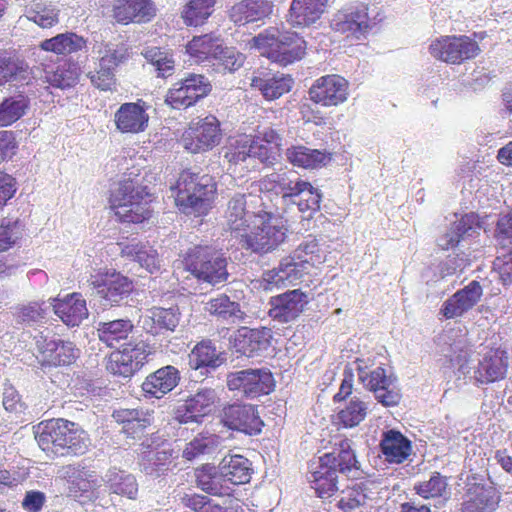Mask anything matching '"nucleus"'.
<instances>
[{
  "label": "nucleus",
  "mask_w": 512,
  "mask_h": 512,
  "mask_svg": "<svg viewBox=\"0 0 512 512\" xmlns=\"http://www.w3.org/2000/svg\"><path fill=\"white\" fill-rule=\"evenodd\" d=\"M35 438L43 451L57 457L80 456L91 446L88 433L78 423L63 418L41 422Z\"/></svg>",
  "instance_id": "f257e3e1"
},
{
  "label": "nucleus",
  "mask_w": 512,
  "mask_h": 512,
  "mask_svg": "<svg viewBox=\"0 0 512 512\" xmlns=\"http://www.w3.org/2000/svg\"><path fill=\"white\" fill-rule=\"evenodd\" d=\"M253 216L251 230L240 234L238 246L241 250L262 256L285 242L288 228L280 214L259 209Z\"/></svg>",
  "instance_id": "f03ea898"
},
{
  "label": "nucleus",
  "mask_w": 512,
  "mask_h": 512,
  "mask_svg": "<svg viewBox=\"0 0 512 512\" xmlns=\"http://www.w3.org/2000/svg\"><path fill=\"white\" fill-rule=\"evenodd\" d=\"M175 202L186 215H206L211 208L217 186L214 178L206 173L183 170L175 186Z\"/></svg>",
  "instance_id": "7ed1b4c3"
},
{
  "label": "nucleus",
  "mask_w": 512,
  "mask_h": 512,
  "mask_svg": "<svg viewBox=\"0 0 512 512\" xmlns=\"http://www.w3.org/2000/svg\"><path fill=\"white\" fill-rule=\"evenodd\" d=\"M350 449V442L345 439L340 444L337 456L333 453H326L309 462L307 479L318 497L328 498L338 490L337 473L347 479L349 478V473L352 471V453Z\"/></svg>",
  "instance_id": "20e7f679"
},
{
  "label": "nucleus",
  "mask_w": 512,
  "mask_h": 512,
  "mask_svg": "<svg viewBox=\"0 0 512 512\" xmlns=\"http://www.w3.org/2000/svg\"><path fill=\"white\" fill-rule=\"evenodd\" d=\"M150 197L147 186L128 177L113 185L109 202L119 221L138 224L151 216Z\"/></svg>",
  "instance_id": "39448f33"
},
{
  "label": "nucleus",
  "mask_w": 512,
  "mask_h": 512,
  "mask_svg": "<svg viewBox=\"0 0 512 512\" xmlns=\"http://www.w3.org/2000/svg\"><path fill=\"white\" fill-rule=\"evenodd\" d=\"M228 260L224 253L210 245H194L182 254L184 269L199 282L211 286L229 281Z\"/></svg>",
  "instance_id": "423d86ee"
},
{
  "label": "nucleus",
  "mask_w": 512,
  "mask_h": 512,
  "mask_svg": "<svg viewBox=\"0 0 512 512\" xmlns=\"http://www.w3.org/2000/svg\"><path fill=\"white\" fill-rule=\"evenodd\" d=\"M271 181L287 205L296 206L302 221H309L320 210L322 193L310 182L293 173H273Z\"/></svg>",
  "instance_id": "0eeeda50"
},
{
  "label": "nucleus",
  "mask_w": 512,
  "mask_h": 512,
  "mask_svg": "<svg viewBox=\"0 0 512 512\" xmlns=\"http://www.w3.org/2000/svg\"><path fill=\"white\" fill-rule=\"evenodd\" d=\"M354 363L357 364L358 380L365 388L373 392L375 399L383 406H396L400 402L401 394L396 388V379L392 374H387L386 370L378 366L371 371L369 367L374 365L373 359L369 356L356 357Z\"/></svg>",
  "instance_id": "6e6552de"
},
{
  "label": "nucleus",
  "mask_w": 512,
  "mask_h": 512,
  "mask_svg": "<svg viewBox=\"0 0 512 512\" xmlns=\"http://www.w3.org/2000/svg\"><path fill=\"white\" fill-rule=\"evenodd\" d=\"M218 401L215 389L198 387L177 401L173 408V419L180 424H201L213 413Z\"/></svg>",
  "instance_id": "1a4fd4ad"
},
{
  "label": "nucleus",
  "mask_w": 512,
  "mask_h": 512,
  "mask_svg": "<svg viewBox=\"0 0 512 512\" xmlns=\"http://www.w3.org/2000/svg\"><path fill=\"white\" fill-rule=\"evenodd\" d=\"M212 91L211 81L203 74L186 72L167 91L165 103L181 110L194 106Z\"/></svg>",
  "instance_id": "9d476101"
},
{
  "label": "nucleus",
  "mask_w": 512,
  "mask_h": 512,
  "mask_svg": "<svg viewBox=\"0 0 512 512\" xmlns=\"http://www.w3.org/2000/svg\"><path fill=\"white\" fill-rule=\"evenodd\" d=\"M91 285L92 295L103 307L122 305L134 289L132 280L115 270H106L92 276Z\"/></svg>",
  "instance_id": "9b49d317"
},
{
  "label": "nucleus",
  "mask_w": 512,
  "mask_h": 512,
  "mask_svg": "<svg viewBox=\"0 0 512 512\" xmlns=\"http://www.w3.org/2000/svg\"><path fill=\"white\" fill-rule=\"evenodd\" d=\"M226 385L230 391H235L242 397L255 399L271 393L275 380L267 368H248L229 372L226 375Z\"/></svg>",
  "instance_id": "f8f14e48"
},
{
  "label": "nucleus",
  "mask_w": 512,
  "mask_h": 512,
  "mask_svg": "<svg viewBox=\"0 0 512 512\" xmlns=\"http://www.w3.org/2000/svg\"><path fill=\"white\" fill-rule=\"evenodd\" d=\"M221 138L220 121L214 115H208L189 125L181 143L187 151L195 154L211 150L220 143Z\"/></svg>",
  "instance_id": "ddd939ff"
},
{
  "label": "nucleus",
  "mask_w": 512,
  "mask_h": 512,
  "mask_svg": "<svg viewBox=\"0 0 512 512\" xmlns=\"http://www.w3.org/2000/svg\"><path fill=\"white\" fill-rule=\"evenodd\" d=\"M476 41L468 36H446L435 39L429 45L430 54L449 64H460L479 53Z\"/></svg>",
  "instance_id": "4468645a"
},
{
  "label": "nucleus",
  "mask_w": 512,
  "mask_h": 512,
  "mask_svg": "<svg viewBox=\"0 0 512 512\" xmlns=\"http://www.w3.org/2000/svg\"><path fill=\"white\" fill-rule=\"evenodd\" d=\"M150 353L149 346L143 341L126 344L122 350L110 354L106 369L113 375L129 378L143 367Z\"/></svg>",
  "instance_id": "2eb2a0df"
},
{
  "label": "nucleus",
  "mask_w": 512,
  "mask_h": 512,
  "mask_svg": "<svg viewBox=\"0 0 512 512\" xmlns=\"http://www.w3.org/2000/svg\"><path fill=\"white\" fill-rule=\"evenodd\" d=\"M220 419L225 427L249 436L260 434L264 426L257 407L241 402L224 406Z\"/></svg>",
  "instance_id": "dca6fc26"
},
{
  "label": "nucleus",
  "mask_w": 512,
  "mask_h": 512,
  "mask_svg": "<svg viewBox=\"0 0 512 512\" xmlns=\"http://www.w3.org/2000/svg\"><path fill=\"white\" fill-rule=\"evenodd\" d=\"M349 82L337 75L321 76L309 88L310 100L324 107L337 106L347 100Z\"/></svg>",
  "instance_id": "f3484780"
},
{
  "label": "nucleus",
  "mask_w": 512,
  "mask_h": 512,
  "mask_svg": "<svg viewBox=\"0 0 512 512\" xmlns=\"http://www.w3.org/2000/svg\"><path fill=\"white\" fill-rule=\"evenodd\" d=\"M501 501V494L492 484L467 483L460 512H495Z\"/></svg>",
  "instance_id": "a211bd4d"
},
{
  "label": "nucleus",
  "mask_w": 512,
  "mask_h": 512,
  "mask_svg": "<svg viewBox=\"0 0 512 512\" xmlns=\"http://www.w3.org/2000/svg\"><path fill=\"white\" fill-rule=\"evenodd\" d=\"M309 271V260H297L292 255L283 258L277 267L265 271L262 275L261 285L264 290L282 288L303 277Z\"/></svg>",
  "instance_id": "6ab92c4d"
},
{
  "label": "nucleus",
  "mask_w": 512,
  "mask_h": 512,
  "mask_svg": "<svg viewBox=\"0 0 512 512\" xmlns=\"http://www.w3.org/2000/svg\"><path fill=\"white\" fill-rule=\"evenodd\" d=\"M438 361L444 369L452 370L460 378L469 373V353L461 340L442 334L437 340Z\"/></svg>",
  "instance_id": "aec40b11"
},
{
  "label": "nucleus",
  "mask_w": 512,
  "mask_h": 512,
  "mask_svg": "<svg viewBox=\"0 0 512 512\" xmlns=\"http://www.w3.org/2000/svg\"><path fill=\"white\" fill-rule=\"evenodd\" d=\"M271 330L241 327L231 338L233 350L249 358L263 356L271 345Z\"/></svg>",
  "instance_id": "412c9836"
},
{
  "label": "nucleus",
  "mask_w": 512,
  "mask_h": 512,
  "mask_svg": "<svg viewBox=\"0 0 512 512\" xmlns=\"http://www.w3.org/2000/svg\"><path fill=\"white\" fill-rule=\"evenodd\" d=\"M308 302V295L300 289L287 290L270 298L269 316L280 323L294 321Z\"/></svg>",
  "instance_id": "4be33fe9"
},
{
  "label": "nucleus",
  "mask_w": 512,
  "mask_h": 512,
  "mask_svg": "<svg viewBox=\"0 0 512 512\" xmlns=\"http://www.w3.org/2000/svg\"><path fill=\"white\" fill-rule=\"evenodd\" d=\"M509 357L506 350L490 348L474 369L473 378L477 384L487 385L506 377Z\"/></svg>",
  "instance_id": "5701e85b"
},
{
  "label": "nucleus",
  "mask_w": 512,
  "mask_h": 512,
  "mask_svg": "<svg viewBox=\"0 0 512 512\" xmlns=\"http://www.w3.org/2000/svg\"><path fill=\"white\" fill-rule=\"evenodd\" d=\"M181 313L177 306L163 308L153 307L140 317L142 329L153 336L174 332L179 325Z\"/></svg>",
  "instance_id": "b1692460"
},
{
  "label": "nucleus",
  "mask_w": 512,
  "mask_h": 512,
  "mask_svg": "<svg viewBox=\"0 0 512 512\" xmlns=\"http://www.w3.org/2000/svg\"><path fill=\"white\" fill-rule=\"evenodd\" d=\"M178 453L170 444H162L154 449L142 452L140 457V470L147 476L158 478L166 475L173 466Z\"/></svg>",
  "instance_id": "393cba45"
},
{
  "label": "nucleus",
  "mask_w": 512,
  "mask_h": 512,
  "mask_svg": "<svg viewBox=\"0 0 512 512\" xmlns=\"http://www.w3.org/2000/svg\"><path fill=\"white\" fill-rule=\"evenodd\" d=\"M481 296V285L475 280L471 281L444 301L440 312L445 319L460 317L472 309L479 302Z\"/></svg>",
  "instance_id": "a878e982"
},
{
  "label": "nucleus",
  "mask_w": 512,
  "mask_h": 512,
  "mask_svg": "<svg viewBox=\"0 0 512 512\" xmlns=\"http://www.w3.org/2000/svg\"><path fill=\"white\" fill-rule=\"evenodd\" d=\"M50 308L68 327L79 326L89 315L86 301L79 293H71L63 299H50Z\"/></svg>",
  "instance_id": "bb28decb"
},
{
  "label": "nucleus",
  "mask_w": 512,
  "mask_h": 512,
  "mask_svg": "<svg viewBox=\"0 0 512 512\" xmlns=\"http://www.w3.org/2000/svg\"><path fill=\"white\" fill-rule=\"evenodd\" d=\"M118 245L122 257L137 262L151 274L160 272L162 259L150 243L132 239L127 243H118Z\"/></svg>",
  "instance_id": "cd10ccee"
},
{
  "label": "nucleus",
  "mask_w": 512,
  "mask_h": 512,
  "mask_svg": "<svg viewBox=\"0 0 512 512\" xmlns=\"http://www.w3.org/2000/svg\"><path fill=\"white\" fill-rule=\"evenodd\" d=\"M481 228L482 221L479 215L474 212L467 213L455 221L451 228L439 237L437 245L442 250L454 249L462 239L475 236Z\"/></svg>",
  "instance_id": "c85d7f7f"
},
{
  "label": "nucleus",
  "mask_w": 512,
  "mask_h": 512,
  "mask_svg": "<svg viewBox=\"0 0 512 512\" xmlns=\"http://www.w3.org/2000/svg\"><path fill=\"white\" fill-rule=\"evenodd\" d=\"M111 417L122 428L121 431L133 439L140 437L152 423V413L143 408L114 409Z\"/></svg>",
  "instance_id": "c756f323"
},
{
  "label": "nucleus",
  "mask_w": 512,
  "mask_h": 512,
  "mask_svg": "<svg viewBox=\"0 0 512 512\" xmlns=\"http://www.w3.org/2000/svg\"><path fill=\"white\" fill-rule=\"evenodd\" d=\"M180 379L179 370L172 365H167L150 373L141 387L145 396L160 399L171 392L179 384Z\"/></svg>",
  "instance_id": "7c9ffc66"
},
{
  "label": "nucleus",
  "mask_w": 512,
  "mask_h": 512,
  "mask_svg": "<svg viewBox=\"0 0 512 512\" xmlns=\"http://www.w3.org/2000/svg\"><path fill=\"white\" fill-rule=\"evenodd\" d=\"M273 2L269 0H241L229 10V17L238 26L262 21L273 12Z\"/></svg>",
  "instance_id": "2f4dec72"
},
{
  "label": "nucleus",
  "mask_w": 512,
  "mask_h": 512,
  "mask_svg": "<svg viewBox=\"0 0 512 512\" xmlns=\"http://www.w3.org/2000/svg\"><path fill=\"white\" fill-rule=\"evenodd\" d=\"M293 84V78L282 73L260 72L251 78V87L259 91L268 101L278 99L288 93Z\"/></svg>",
  "instance_id": "473e14b6"
},
{
  "label": "nucleus",
  "mask_w": 512,
  "mask_h": 512,
  "mask_svg": "<svg viewBox=\"0 0 512 512\" xmlns=\"http://www.w3.org/2000/svg\"><path fill=\"white\" fill-rule=\"evenodd\" d=\"M112 11L113 18L121 24L146 22L155 14L150 0H116Z\"/></svg>",
  "instance_id": "72a5a7b5"
},
{
  "label": "nucleus",
  "mask_w": 512,
  "mask_h": 512,
  "mask_svg": "<svg viewBox=\"0 0 512 512\" xmlns=\"http://www.w3.org/2000/svg\"><path fill=\"white\" fill-rule=\"evenodd\" d=\"M149 121V115L139 103H123L114 115L117 129L122 133L143 132Z\"/></svg>",
  "instance_id": "f704fd0d"
},
{
  "label": "nucleus",
  "mask_w": 512,
  "mask_h": 512,
  "mask_svg": "<svg viewBox=\"0 0 512 512\" xmlns=\"http://www.w3.org/2000/svg\"><path fill=\"white\" fill-rule=\"evenodd\" d=\"M246 196L244 194H235L228 202L225 213V222L227 229L235 234L237 242L240 234L247 232V228L252 225L254 220L253 213L246 208Z\"/></svg>",
  "instance_id": "c9c22d12"
},
{
  "label": "nucleus",
  "mask_w": 512,
  "mask_h": 512,
  "mask_svg": "<svg viewBox=\"0 0 512 512\" xmlns=\"http://www.w3.org/2000/svg\"><path fill=\"white\" fill-rule=\"evenodd\" d=\"M226 361L225 353L217 350L211 340L197 343L189 354V366L193 370H205V374L216 370Z\"/></svg>",
  "instance_id": "e433bc0d"
},
{
  "label": "nucleus",
  "mask_w": 512,
  "mask_h": 512,
  "mask_svg": "<svg viewBox=\"0 0 512 512\" xmlns=\"http://www.w3.org/2000/svg\"><path fill=\"white\" fill-rule=\"evenodd\" d=\"M278 41L277 49L272 53V62L281 66L301 60L306 53V41L296 32L283 31Z\"/></svg>",
  "instance_id": "4c0bfd02"
},
{
  "label": "nucleus",
  "mask_w": 512,
  "mask_h": 512,
  "mask_svg": "<svg viewBox=\"0 0 512 512\" xmlns=\"http://www.w3.org/2000/svg\"><path fill=\"white\" fill-rule=\"evenodd\" d=\"M380 450L389 463H403L411 454V441L400 431L390 429L382 434Z\"/></svg>",
  "instance_id": "58836bf2"
},
{
  "label": "nucleus",
  "mask_w": 512,
  "mask_h": 512,
  "mask_svg": "<svg viewBox=\"0 0 512 512\" xmlns=\"http://www.w3.org/2000/svg\"><path fill=\"white\" fill-rule=\"evenodd\" d=\"M289 163L304 169H318L331 160L330 153L325 150L312 149L304 145H291L285 150Z\"/></svg>",
  "instance_id": "ea45409f"
},
{
  "label": "nucleus",
  "mask_w": 512,
  "mask_h": 512,
  "mask_svg": "<svg viewBox=\"0 0 512 512\" xmlns=\"http://www.w3.org/2000/svg\"><path fill=\"white\" fill-rule=\"evenodd\" d=\"M41 352L44 361L52 366L71 365L79 356V349L73 342L59 338L45 340Z\"/></svg>",
  "instance_id": "a19ab883"
},
{
  "label": "nucleus",
  "mask_w": 512,
  "mask_h": 512,
  "mask_svg": "<svg viewBox=\"0 0 512 512\" xmlns=\"http://www.w3.org/2000/svg\"><path fill=\"white\" fill-rule=\"evenodd\" d=\"M328 0H293L288 21L293 26H309L323 14Z\"/></svg>",
  "instance_id": "79ce46f5"
},
{
  "label": "nucleus",
  "mask_w": 512,
  "mask_h": 512,
  "mask_svg": "<svg viewBox=\"0 0 512 512\" xmlns=\"http://www.w3.org/2000/svg\"><path fill=\"white\" fill-rule=\"evenodd\" d=\"M219 469L226 483L234 485L246 484L253 472L251 462L242 455H227L219 463Z\"/></svg>",
  "instance_id": "37998d69"
},
{
  "label": "nucleus",
  "mask_w": 512,
  "mask_h": 512,
  "mask_svg": "<svg viewBox=\"0 0 512 512\" xmlns=\"http://www.w3.org/2000/svg\"><path fill=\"white\" fill-rule=\"evenodd\" d=\"M383 17L380 12L369 9L361 4L354 9V47L360 45V41L365 40L369 35L379 31V24Z\"/></svg>",
  "instance_id": "c03bdc74"
},
{
  "label": "nucleus",
  "mask_w": 512,
  "mask_h": 512,
  "mask_svg": "<svg viewBox=\"0 0 512 512\" xmlns=\"http://www.w3.org/2000/svg\"><path fill=\"white\" fill-rule=\"evenodd\" d=\"M133 328L131 320L127 318L100 321L96 325V333L98 339L107 347L115 348L122 340L127 339Z\"/></svg>",
  "instance_id": "a18cd8bd"
},
{
  "label": "nucleus",
  "mask_w": 512,
  "mask_h": 512,
  "mask_svg": "<svg viewBox=\"0 0 512 512\" xmlns=\"http://www.w3.org/2000/svg\"><path fill=\"white\" fill-rule=\"evenodd\" d=\"M105 482L111 493L135 500L138 496V482L136 477L116 467L110 468L105 475Z\"/></svg>",
  "instance_id": "49530a36"
},
{
  "label": "nucleus",
  "mask_w": 512,
  "mask_h": 512,
  "mask_svg": "<svg viewBox=\"0 0 512 512\" xmlns=\"http://www.w3.org/2000/svg\"><path fill=\"white\" fill-rule=\"evenodd\" d=\"M30 98L25 92L5 97L0 102V127H7L21 119L30 108Z\"/></svg>",
  "instance_id": "de8ad7c7"
},
{
  "label": "nucleus",
  "mask_w": 512,
  "mask_h": 512,
  "mask_svg": "<svg viewBox=\"0 0 512 512\" xmlns=\"http://www.w3.org/2000/svg\"><path fill=\"white\" fill-rule=\"evenodd\" d=\"M204 309L218 320L235 323L243 318L244 313L238 302L226 294H219L205 303Z\"/></svg>",
  "instance_id": "09e8293b"
},
{
  "label": "nucleus",
  "mask_w": 512,
  "mask_h": 512,
  "mask_svg": "<svg viewBox=\"0 0 512 512\" xmlns=\"http://www.w3.org/2000/svg\"><path fill=\"white\" fill-rule=\"evenodd\" d=\"M197 486L204 492L215 495L223 496L229 494V487L226 485V480L218 468L210 465H205L196 471Z\"/></svg>",
  "instance_id": "8fccbe9b"
},
{
  "label": "nucleus",
  "mask_w": 512,
  "mask_h": 512,
  "mask_svg": "<svg viewBox=\"0 0 512 512\" xmlns=\"http://www.w3.org/2000/svg\"><path fill=\"white\" fill-rule=\"evenodd\" d=\"M39 47L55 54H70L86 47V40L73 32L60 33L40 42Z\"/></svg>",
  "instance_id": "3c124183"
},
{
  "label": "nucleus",
  "mask_w": 512,
  "mask_h": 512,
  "mask_svg": "<svg viewBox=\"0 0 512 512\" xmlns=\"http://www.w3.org/2000/svg\"><path fill=\"white\" fill-rule=\"evenodd\" d=\"M221 45L219 40L211 35L196 36L187 43L186 53L196 63L208 62L212 64L214 56H216Z\"/></svg>",
  "instance_id": "603ef678"
},
{
  "label": "nucleus",
  "mask_w": 512,
  "mask_h": 512,
  "mask_svg": "<svg viewBox=\"0 0 512 512\" xmlns=\"http://www.w3.org/2000/svg\"><path fill=\"white\" fill-rule=\"evenodd\" d=\"M30 80L31 71L26 63L15 61L5 51H0V86L11 81L28 84Z\"/></svg>",
  "instance_id": "864d4df0"
},
{
  "label": "nucleus",
  "mask_w": 512,
  "mask_h": 512,
  "mask_svg": "<svg viewBox=\"0 0 512 512\" xmlns=\"http://www.w3.org/2000/svg\"><path fill=\"white\" fill-rule=\"evenodd\" d=\"M414 490L420 497L437 498L442 504L450 499L447 477L439 472H433L429 480L415 484Z\"/></svg>",
  "instance_id": "5fc2aeb1"
},
{
  "label": "nucleus",
  "mask_w": 512,
  "mask_h": 512,
  "mask_svg": "<svg viewBox=\"0 0 512 512\" xmlns=\"http://www.w3.org/2000/svg\"><path fill=\"white\" fill-rule=\"evenodd\" d=\"M46 82L61 90L73 87L78 81V69L75 65L68 62L58 64L45 70Z\"/></svg>",
  "instance_id": "6e6d98bb"
},
{
  "label": "nucleus",
  "mask_w": 512,
  "mask_h": 512,
  "mask_svg": "<svg viewBox=\"0 0 512 512\" xmlns=\"http://www.w3.org/2000/svg\"><path fill=\"white\" fill-rule=\"evenodd\" d=\"M142 55L150 63L157 77L168 78L175 72V60L169 52L159 47H150L142 52Z\"/></svg>",
  "instance_id": "4d7b16f0"
},
{
  "label": "nucleus",
  "mask_w": 512,
  "mask_h": 512,
  "mask_svg": "<svg viewBox=\"0 0 512 512\" xmlns=\"http://www.w3.org/2000/svg\"><path fill=\"white\" fill-rule=\"evenodd\" d=\"M215 0H189L182 11V18L188 26L203 24L213 13Z\"/></svg>",
  "instance_id": "13d9d810"
},
{
  "label": "nucleus",
  "mask_w": 512,
  "mask_h": 512,
  "mask_svg": "<svg viewBox=\"0 0 512 512\" xmlns=\"http://www.w3.org/2000/svg\"><path fill=\"white\" fill-rule=\"evenodd\" d=\"M245 59V55L235 48L221 45L211 65L218 72L233 73L243 66Z\"/></svg>",
  "instance_id": "bf43d9fd"
},
{
  "label": "nucleus",
  "mask_w": 512,
  "mask_h": 512,
  "mask_svg": "<svg viewBox=\"0 0 512 512\" xmlns=\"http://www.w3.org/2000/svg\"><path fill=\"white\" fill-rule=\"evenodd\" d=\"M250 147L251 144L248 141L247 135L231 139L228 145L224 148L223 157L231 166L251 162Z\"/></svg>",
  "instance_id": "052dcab7"
},
{
  "label": "nucleus",
  "mask_w": 512,
  "mask_h": 512,
  "mask_svg": "<svg viewBox=\"0 0 512 512\" xmlns=\"http://www.w3.org/2000/svg\"><path fill=\"white\" fill-rule=\"evenodd\" d=\"M24 225L19 219L3 218L0 221V252L12 248L22 238Z\"/></svg>",
  "instance_id": "680f3d73"
},
{
  "label": "nucleus",
  "mask_w": 512,
  "mask_h": 512,
  "mask_svg": "<svg viewBox=\"0 0 512 512\" xmlns=\"http://www.w3.org/2000/svg\"><path fill=\"white\" fill-rule=\"evenodd\" d=\"M217 444V436L214 434H199L186 444L182 456L192 461L197 457L211 453Z\"/></svg>",
  "instance_id": "e2e57ef3"
},
{
  "label": "nucleus",
  "mask_w": 512,
  "mask_h": 512,
  "mask_svg": "<svg viewBox=\"0 0 512 512\" xmlns=\"http://www.w3.org/2000/svg\"><path fill=\"white\" fill-rule=\"evenodd\" d=\"M50 303L31 302L19 309L17 313V322L29 326L44 323L47 319Z\"/></svg>",
  "instance_id": "0e129e2a"
},
{
  "label": "nucleus",
  "mask_w": 512,
  "mask_h": 512,
  "mask_svg": "<svg viewBox=\"0 0 512 512\" xmlns=\"http://www.w3.org/2000/svg\"><path fill=\"white\" fill-rule=\"evenodd\" d=\"M282 32L277 27H269L251 39V47L260 50L262 55L272 60V53L277 49Z\"/></svg>",
  "instance_id": "69168bd1"
},
{
  "label": "nucleus",
  "mask_w": 512,
  "mask_h": 512,
  "mask_svg": "<svg viewBox=\"0 0 512 512\" xmlns=\"http://www.w3.org/2000/svg\"><path fill=\"white\" fill-rule=\"evenodd\" d=\"M248 141L251 144V161L257 159L260 163L267 166L276 163L280 155V148L261 143V141L254 139L252 136H248Z\"/></svg>",
  "instance_id": "338daca9"
},
{
  "label": "nucleus",
  "mask_w": 512,
  "mask_h": 512,
  "mask_svg": "<svg viewBox=\"0 0 512 512\" xmlns=\"http://www.w3.org/2000/svg\"><path fill=\"white\" fill-rule=\"evenodd\" d=\"M494 238L503 249L512 252V213L498 218Z\"/></svg>",
  "instance_id": "774afa93"
}]
</instances>
